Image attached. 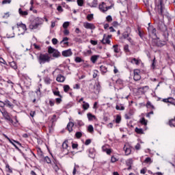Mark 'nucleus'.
<instances>
[{
    "mask_svg": "<svg viewBox=\"0 0 175 175\" xmlns=\"http://www.w3.org/2000/svg\"><path fill=\"white\" fill-rule=\"evenodd\" d=\"M68 143H69L68 140H66L62 144L63 150H67V152L65 154V155H68L69 154V150H70V146H69Z\"/></svg>",
    "mask_w": 175,
    "mask_h": 175,
    "instance_id": "14",
    "label": "nucleus"
},
{
    "mask_svg": "<svg viewBox=\"0 0 175 175\" xmlns=\"http://www.w3.org/2000/svg\"><path fill=\"white\" fill-rule=\"evenodd\" d=\"M168 125H170V126H171V128H172V127L175 128V116L174 117V118L170 119L169 120Z\"/></svg>",
    "mask_w": 175,
    "mask_h": 175,
    "instance_id": "27",
    "label": "nucleus"
},
{
    "mask_svg": "<svg viewBox=\"0 0 175 175\" xmlns=\"http://www.w3.org/2000/svg\"><path fill=\"white\" fill-rule=\"evenodd\" d=\"M100 70L101 72V75H105V73H107V68L105 66H100Z\"/></svg>",
    "mask_w": 175,
    "mask_h": 175,
    "instance_id": "29",
    "label": "nucleus"
},
{
    "mask_svg": "<svg viewBox=\"0 0 175 175\" xmlns=\"http://www.w3.org/2000/svg\"><path fill=\"white\" fill-rule=\"evenodd\" d=\"M63 88H64V92H68L69 90H70V86H69V85H64Z\"/></svg>",
    "mask_w": 175,
    "mask_h": 175,
    "instance_id": "50",
    "label": "nucleus"
},
{
    "mask_svg": "<svg viewBox=\"0 0 175 175\" xmlns=\"http://www.w3.org/2000/svg\"><path fill=\"white\" fill-rule=\"evenodd\" d=\"M9 65L12 68V69H14V70H17V64H16V62H10Z\"/></svg>",
    "mask_w": 175,
    "mask_h": 175,
    "instance_id": "34",
    "label": "nucleus"
},
{
    "mask_svg": "<svg viewBox=\"0 0 175 175\" xmlns=\"http://www.w3.org/2000/svg\"><path fill=\"white\" fill-rule=\"evenodd\" d=\"M114 53H120V49H118V44H115L113 46Z\"/></svg>",
    "mask_w": 175,
    "mask_h": 175,
    "instance_id": "44",
    "label": "nucleus"
},
{
    "mask_svg": "<svg viewBox=\"0 0 175 175\" xmlns=\"http://www.w3.org/2000/svg\"><path fill=\"white\" fill-rule=\"evenodd\" d=\"M52 57L53 58H59L61 57V53L58 50H55V51L52 53Z\"/></svg>",
    "mask_w": 175,
    "mask_h": 175,
    "instance_id": "22",
    "label": "nucleus"
},
{
    "mask_svg": "<svg viewBox=\"0 0 175 175\" xmlns=\"http://www.w3.org/2000/svg\"><path fill=\"white\" fill-rule=\"evenodd\" d=\"M112 25L113 27H114L115 28H117V27H120V23H118V22L117 21H113L112 23Z\"/></svg>",
    "mask_w": 175,
    "mask_h": 175,
    "instance_id": "61",
    "label": "nucleus"
},
{
    "mask_svg": "<svg viewBox=\"0 0 175 175\" xmlns=\"http://www.w3.org/2000/svg\"><path fill=\"white\" fill-rule=\"evenodd\" d=\"M3 137H5V139H7V140H8V142H10V143L11 144H12V146H14V147H15V148H16V150H18V147L16 144H18V146H21V143H20L18 141H16L13 139L9 138V137H8V135H6V134H3Z\"/></svg>",
    "mask_w": 175,
    "mask_h": 175,
    "instance_id": "8",
    "label": "nucleus"
},
{
    "mask_svg": "<svg viewBox=\"0 0 175 175\" xmlns=\"http://www.w3.org/2000/svg\"><path fill=\"white\" fill-rule=\"evenodd\" d=\"M55 50H56L55 49H54L51 46H49L47 54H49V55H50V54H53L55 51Z\"/></svg>",
    "mask_w": 175,
    "mask_h": 175,
    "instance_id": "39",
    "label": "nucleus"
},
{
    "mask_svg": "<svg viewBox=\"0 0 175 175\" xmlns=\"http://www.w3.org/2000/svg\"><path fill=\"white\" fill-rule=\"evenodd\" d=\"M144 162V163H152V160L150 157H146Z\"/></svg>",
    "mask_w": 175,
    "mask_h": 175,
    "instance_id": "51",
    "label": "nucleus"
},
{
    "mask_svg": "<svg viewBox=\"0 0 175 175\" xmlns=\"http://www.w3.org/2000/svg\"><path fill=\"white\" fill-rule=\"evenodd\" d=\"M116 110H125V107L121 105V107L119 105L116 106Z\"/></svg>",
    "mask_w": 175,
    "mask_h": 175,
    "instance_id": "60",
    "label": "nucleus"
},
{
    "mask_svg": "<svg viewBox=\"0 0 175 175\" xmlns=\"http://www.w3.org/2000/svg\"><path fill=\"white\" fill-rule=\"evenodd\" d=\"M83 27L86 29H95V28H96V27H95V25H94V23H90L88 22L84 23Z\"/></svg>",
    "mask_w": 175,
    "mask_h": 175,
    "instance_id": "13",
    "label": "nucleus"
},
{
    "mask_svg": "<svg viewBox=\"0 0 175 175\" xmlns=\"http://www.w3.org/2000/svg\"><path fill=\"white\" fill-rule=\"evenodd\" d=\"M75 61L77 64H80V62H84V60L80 57H75Z\"/></svg>",
    "mask_w": 175,
    "mask_h": 175,
    "instance_id": "45",
    "label": "nucleus"
},
{
    "mask_svg": "<svg viewBox=\"0 0 175 175\" xmlns=\"http://www.w3.org/2000/svg\"><path fill=\"white\" fill-rule=\"evenodd\" d=\"M81 136H83V133H81V132L78 131L75 133V137H77V139H80Z\"/></svg>",
    "mask_w": 175,
    "mask_h": 175,
    "instance_id": "52",
    "label": "nucleus"
},
{
    "mask_svg": "<svg viewBox=\"0 0 175 175\" xmlns=\"http://www.w3.org/2000/svg\"><path fill=\"white\" fill-rule=\"evenodd\" d=\"M133 73V79L135 80V81H139V80L142 79V77L140 76V70L139 69H135Z\"/></svg>",
    "mask_w": 175,
    "mask_h": 175,
    "instance_id": "12",
    "label": "nucleus"
},
{
    "mask_svg": "<svg viewBox=\"0 0 175 175\" xmlns=\"http://www.w3.org/2000/svg\"><path fill=\"white\" fill-rule=\"evenodd\" d=\"M37 59L38 62V64L40 65H44V64H49L53 58H51V56L49 55V53H40L39 55L37 57Z\"/></svg>",
    "mask_w": 175,
    "mask_h": 175,
    "instance_id": "1",
    "label": "nucleus"
},
{
    "mask_svg": "<svg viewBox=\"0 0 175 175\" xmlns=\"http://www.w3.org/2000/svg\"><path fill=\"white\" fill-rule=\"evenodd\" d=\"M142 62L141 59H136L135 57L131 58V63L135 64V65H140V63Z\"/></svg>",
    "mask_w": 175,
    "mask_h": 175,
    "instance_id": "23",
    "label": "nucleus"
},
{
    "mask_svg": "<svg viewBox=\"0 0 175 175\" xmlns=\"http://www.w3.org/2000/svg\"><path fill=\"white\" fill-rule=\"evenodd\" d=\"M111 38V35H108L106 37V34L103 35V38L101 40V43H103V44H110L111 41H110V38Z\"/></svg>",
    "mask_w": 175,
    "mask_h": 175,
    "instance_id": "11",
    "label": "nucleus"
},
{
    "mask_svg": "<svg viewBox=\"0 0 175 175\" xmlns=\"http://www.w3.org/2000/svg\"><path fill=\"white\" fill-rule=\"evenodd\" d=\"M115 122L116 124H120L121 122V116L120 115H117L116 116V118Z\"/></svg>",
    "mask_w": 175,
    "mask_h": 175,
    "instance_id": "49",
    "label": "nucleus"
},
{
    "mask_svg": "<svg viewBox=\"0 0 175 175\" xmlns=\"http://www.w3.org/2000/svg\"><path fill=\"white\" fill-rule=\"evenodd\" d=\"M69 22H64L63 24V28H64V29H66V28L69 27Z\"/></svg>",
    "mask_w": 175,
    "mask_h": 175,
    "instance_id": "63",
    "label": "nucleus"
},
{
    "mask_svg": "<svg viewBox=\"0 0 175 175\" xmlns=\"http://www.w3.org/2000/svg\"><path fill=\"white\" fill-rule=\"evenodd\" d=\"M66 80V77H65V76L61 74L57 75V77L56 78V81H57V83H64Z\"/></svg>",
    "mask_w": 175,
    "mask_h": 175,
    "instance_id": "17",
    "label": "nucleus"
},
{
    "mask_svg": "<svg viewBox=\"0 0 175 175\" xmlns=\"http://www.w3.org/2000/svg\"><path fill=\"white\" fill-rule=\"evenodd\" d=\"M137 29H138L139 36L141 38V39H143V38H144V32L142 31V29H140V27H138Z\"/></svg>",
    "mask_w": 175,
    "mask_h": 175,
    "instance_id": "37",
    "label": "nucleus"
},
{
    "mask_svg": "<svg viewBox=\"0 0 175 175\" xmlns=\"http://www.w3.org/2000/svg\"><path fill=\"white\" fill-rule=\"evenodd\" d=\"M44 81L45 84H51V79H50L49 77H45L44 78Z\"/></svg>",
    "mask_w": 175,
    "mask_h": 175,
    "instance_id": "40",
    "label": "nucleus"
},
{
    "mask_svg": "<svg viewBox=\"0 0 175 175\" xmlns=\"http://www.w3.org/2000/svg\"><path fill=\"white\" fill-rule=\"evenodd\" d=\"M148 32L149 33V36H152L153 39H159L157 36V29H155L154 26L150 25V23H148Z\"/></svg>",
    "mask_w": 175,
    "mask_h": 175,
    "instance_id": "6",
    "label": "nucleus"
},
{
    "mask_svg": "<svg viewBox=\"0 0 175 175\" xmlns=\"http://www.w3.org/2000/svg\"><path fill=\"white\" fill-rule=\"evenodd\" d=\"M124 50L126 53H129V45L128 44L124 45Z\"/></svg>",
    "mask_w": 175,
    "mask_h": 175,
    "instance_id": "62",
    "label": "nucleus"
},
{
    "mask_svg": "<svg viewBox=\"0 0 175 175\" xmlns=\"http://www.w3.org/2000/svg\"><path fill=\"white\" fill-rule=\"evenodd\" d=\"M74 126H75V123L72 122H69L67 124L66 129L70 133L71 132H73V127Z\"/></svg>",
    "mask_w": 175,
    "mask_h": 175,
    "instance_id": "18",
    "label": "nucleus"
},
{
    "mask_svg": "<svg viewBox=\"0 0 175 175\" xmlns=\"http://www.w3.org/2000/svg\"><path fill=\"white\" fill-rule=\"evenodd\" d=\"M155 64H157V59L155 58V57H154V59L152 61V65H151V68L152 69H155Z\"/></svg>",
    "mask_w": 175,
    "mask_h": 175,
    "instance_id": "46",
    "label": "nucleus"
},
{
    "mask_svg": "<svg viewBox=\"0 0 175 175\" xmlns=\"http://www.w3.org/2000/svg\"><path fill=\"white\" fill-rule=\"evenodd\" d=\"M88 131L89 133H94V126L92 124H90L88 127Z\"/></svg>",
    "mask_w": 175,
    "mask_h": 175,
    "instance_id": "43",
    "label": "nucleus"
},
{
    "mask_svg": "<svg viewBox=\"0 0 175 175\" xmlns=\"http://www.w3.org/2000/svg\"><path fill=\"white\" fill-rule=\"evenodd\" d=\"M0 111L5 121L8 122L10 125H15V123H13V119H12V116H10V114L8 113L5 109L3 108L0 109Z\"/></svg>",
    "mask_w": 175,
    "mask_h": 175,
    "instance_id": "3",
    "label": "nucleus"
},
{
    "mask_svg": "<svg viewBox=\"0 0 175 175\" xmlns=\"http://www.w3.org/2000/svg\"><path fill=\"white\" fill-rule=\"evenodd\" d=\"M135 131L137 135H144V131L142 130V129L136 127Z\"/></svg>",
    "mask_w": 175,
    "mask_h": 175,
    "instance_id": "33",
    "label": "nucleus"
},
{
    "mask_svg": "<svg viewBox=\"0 0 175 175\" xmlns=\"http://www.w3.org/2000/svg\"><path fill=\"white\" fill-rule=\"evenodd\" d=\"M39 20H40L39 19V18H36L35 19V21H33V23H31V25H29V29H38V28L40 25Z\"/></svg>",
    "mask_w": 175,
    "mask_h": 175,
    "instance_id": "9",
    "label": "nucleus"
},
{
    "mask_svg": "<svg viewBox=\"0 0 175 175\" xmlns=\"http://www.w3.org/2000/svg\"><path fill=\"white\" fill-rule=\"evenodd\" d=\"M9 3H12V0H3L2 1V5H8Z\"/></svg>",
    "mask_w": 175,
    "mask_h": 175,
    "instance_id": "59",
    "label": "nucleus"
},
{
    "mask_svg": "<svg viewBox=\"0 0 175 175\" xmlns=\"http://www.w3.org/2000/svg\"><path fill=\"white\" fill-rule=\"evenodd\" d=\"M87 117L89 121H94V120H96V116H95L94 115H92V113H88Z\"/></svg>",
    "mask_w": 175,
    "mask_h": 175,
    "instance_id": "25",
    "label": "nucleus"
},
{
    "mask_svg": "<svg viewBox=\"0 0 175 175\" xmlns=\"http://www.w3.org/2000/svg\"><path fill=\"white\" fill-rule=\"evenodd\" d=\"M77 169H79V165H75L72 171V175H76V173L77 172Z\"/></svg>",
    "mask_w": 175,
    "mask_h": 175,
    "instance_id": "58",
    "label": "nucleus"
},
{
    "mask_svg": "<svg viewBox=\"0 0 175 175\" xmlns=\"http://www.w3.org/2000/svg\"><path fill=\"white\" fill-rule=\"evenodd\" d=\"M4 105L6 107H8L9 109H14V105H13L9 100L6 99L4 101Z\"/></svg>",
    "mask_w": 175,
    "mask_h": 175,
    "instance_id": "20",
    "label": "nucleus"
},
{
    "mask_svg": "<svg viewBox=\"0 0 175 175\" xmlns=\"http://www.w3.org/2000/svg\"><path fill=\"white\" fill-rule=\"evenodd\" d=\"M62 55H63V57H70V56L73 55V53L72 52V49H69L63 51L62 52Z\"/></svg>",
    "mask_w": 175,
    "mask_h": 175,
    "instance_id": "15",
    "label": "nucleus"
},
{
    "mask_svg": "<svg viewBox=\"0 0 175 175\" xmlns=\"http://www.w3.org/2000/svg\"><path fill=\"white\" fill-rule=\"evenodd\" d=\"M102 150L103 152H106L107 155H110L111 154V148H107L106 146H103L102 147Z\"/></svg>",
    "mask_w": 175,
    "mask_h": 175,
    "instance_id": "21",
    "label": "nucleus"
},
{
    "mask_svg": "<svg viewBox=\"0 0 175 175\" xmlns=\"http://www.w3.org/2000/svg\"><path fill=\"white\" fill-rule=\"evenodd\" d=\"M106 21H107V23H111V21H113V18L111 17V16L108 15L106 17Z\"/></svg>",
    "mask_w": 175,
    "mask_h": 175,
    "instance_id": "57",
    "label": "nucleus"
},
{
    "mask_svg": "<svg viewBox=\"0 0 175 175\" xmlns=\"http://www.w3.org/2000/svg\"><path fill=\"white\" fill-rule=\"evenodd\" d=\"M68 40H69V38L64 37L63 40L60 42V44H62V43H64V44H66L67 46H68L69 42H68Z\"/></svg>",
    "mask_w": 175,
    "mask_h": 175,
    "instance_id": "31",
    "label": "nucleus"
},
{
    "mask_svg": "<svg viewBox=\"0 0 175 175\" xmlns=\"http://www.w3.org/2000/svg\"><path fill=\"white\" fill-rule=\"evenodd\" d=\"M44 162H46V163L51 164V165L53 163V161H51V159H50L49 156L44 157Z\"/></svg>",
    "mask_w": 175,
    "mask_h": 175,
    "instance_id": "32",
    "label": "nucleus"
},
{
    "mask_svg": "<svg viewBox=\"0 0 175 175\" xmlns=\"http://www.w3.org/2000/svg\"><path fill=\"white\" fill-rule=\"evenodd\" d=\"M83 105H82V109L85 111L90 109V104L85 101H83Z\"/></svg>",
    "mask_w": 175,
    "mask_h": 175,
    "instance_id": "26",
    "label": "nucleus"
},
{
    "mask_svg": "<svg viewBox=\"0 0 175 175\" xmlns=\"http://www.w3.org/2000/svg\"><path fill=\"white\" fill-rule=\"evenodd\" d=\"M52 158H53V163L51 164V166L55 170V172L57 173L58 170H59V167L58 166V161L54 158V156H53V153H50Z\"/></svg>",
    "mask_w": 175,
    "mask_h": 175,
    "instance_id": "10",
    "label": "nucleus"
},
{
    "mask_svg": "<svg viewBox=\"0 0 175 175\" xmlns=\"http://www.w3.org/2000/svg\"><path fill=\"white\" fill-rule=\"evenodd\" d=\"M124 150L126 155H129L131 154V152H132V150H131V148H128V147L124 146Z\"/></svg>",
    "mask_w": 175,
    "mask_h": 175,
    "instance_id": "36",
    "label": "nucleus"
},
{
    "mask_svg": "<svg viewBox=\"0 0 175 175\" xmlns=\"http://www.w3.org/2000/svg\"><path fill=\"white\" fill-rule=\"evenodd\" d=\"M155 5L157 7L159 14L163 16V9H165L163 0H158V2L155 3Z\"/></svg>",
    "mask_w": 175,
    "mask_h": 175,
    "instance_id": "7",
    "label": "nucleus"
},
{
    "mask_svg": "<svg viewBox=\"0 0 175 175\" xmlns=\"http://www.w3.org/2000/svg\"><path fill=\"white\" fill-rule=\"evenodd\" d=\"M116 83L117 85H121L122 87V85H124V80H122V79H118Z\"/></svg>",
    "mask_w": 175,
    "mask_h": 175,
    "instance_id": "38",
    "label": "nucleus"
},
{
    "mask_svg": "<svg viewBox=\"0 0 175 175\" xmlns=\"http://www.w3.org/2000/svg\"><path fill=\"white\" fill-rule=\"evenodd\" d=\"M14 28H17V29H18V31L21 32V35H24V33L27 32V25L23 23V22L17 23L16 27H12V29H14Z\"/></svg>",
    "mask_w": 175,
    "mask_h": 175,
    "instance_id": "4",
    "label": "nucleus"
},
{
    "mask_svg": "<svg viewBox=\"0 0 175 175\" xmlns=\"http://www.w3.org/2000/svg\"><path fill=\"white\" fill-rule=\"evenodd\" d=\"M158 29L163 33V36H164L165 40H169V32L167 31V27L166 25L162 22L159 23L158 24Z\"/></svg>",
    "mask_w": 175,
    "mask_h": 175,
    "instance_id": "2",
    "label": "nucleus"
},
{
    "mask_svg": "<svg viewBox=\"0 0 175 175\" xmlns=\"http://www.w3.org/2000/svg\"><path fill=\"white\" fill-rule=\"evenodd\" d=\"M113 8H114L113 3H111L109 6H106V3L102 2L98 5V9L100 11L102 12V13H106V12H107V10H110V9H113Z\"/></svg>",
    "mask_w": 175,
    "mask_h": 175,
    "instance_id": "5",
    "label": "nucleus"
},
{
    "mask_svg": "<svg viewBox=\"0 0 175 175\" xmlns=\"http://www.w3.org/2000/svg\"><path fill=\"white\" fill-rule=\"evenodd\" d=\"M98 73H99V71H98V70H94L93 72V79H96V77H98Z\"/></svg>",
    "mask_w": 175,
    "mask_h": 175,
    "instance_id": "54",
    "label": "nucleus"
},
{
    "mask_svg": "<svg viewBox=\"0 0 175 175\" xmlns=\"http://www.w3.org/2000/svg\"><path fill=\"white\" fill-rule=\"evenodd\" d=\"M53 92L55 96H59V98H63L62 95H61V93H59V91H53Z\"/></svg>",
    "mask_w": 175,
    "mask_h": 175,
    "instance_id": "48",
    "label": "nucleus"
},
{
    "mask_svg": "<svg viewBox=\"0 0 175 175\" xmlns=\"http://www.w3.org/2000/svg\"><path fill=\"white\" fill-rule=\"evenodd\" d=\"M36 93L37 94V95H39L40 96V95H42V92L40 91V88L38 87L36 91Z\"/></svg>",
    "mask_w": 175,
    "mask_h": 175,
    "instance_id": "64",
    "label": "nucleus"
},
{
    "mask_svg": "<svg viewBox=\"0 0 175 175\" xmlns=\"http://www.w3.org/2000/svg\"><path fill=\"white\" fill-rule=\"evenodd\" d=\"M78 6H83L84 5V0H77Z\"/></svg>",
    "mask_w": 175,
    "mask_h": 175,
    "instance_id": "55",
    "label": "nucleus"
},
{
    "mask_svg": "<svg viewBox=\"0 0 175 175\" xmlns=\"http://www.w3.org/2000/svg\"><path fill=\"white\" fill-rule=\"evenodd\" d=\"M18 13L20 16L22 17H25V16H28V12L27 11H23V9L19 8L18 9Z\"/></svg>",
    "mask_w": 175,
    "mask_h": 175,
    "instance_id": "24",
    "label": "nucleus"
},
{
    "mask_svg": "<svg viewBox=\"0 0 175 175\" xmlns=\"http://www.w3.org/2000/svg\"><path fill=\"white\" fill-rule=\"evenodd\" d=\"M98 58H99V55H94L91 57L90 60L92 62V64H95L96 61H98Z\"/></svg>",
    "mask_w": 175,
    "mask_h": 175,
    "instance_id": "28",
    "label": "nucleus"
},
{
    "mask_svg": "<svg viewBox=\"0 0 175 175\" xmlns=\"http://www.w3.org/2000/svg\"><path fill=\"white\" fill-rule=\"evenodd\" d=\"M55 102L56 104L59 105L62 103V98L59 97V98H55Z\"/></svg>",
    "mask_w": 175,
    "mask_h": 175,
    "instance_id": "56",
    "label": "nucleus"
},
{
    "mask_svg": "<svg viewBox=\"0 0 175 175\" xmlns=\"http://www.w3.org/2000/svg\"><path fill=\"white\" fill-rule=\"evenodd\" d=\"M118 161V159L116 157V156L113 155L111 157V163H116V162Z\"/></svg>",
    "mask_w": 175,
    "mask_h": 175,
    "instance_id": "47",
    "label": "nucleus"
},
{
    "mask_svg": "<svg viewBox=\"0 0 175 175\" xmlns=\"http://www.w3.org/2000/svg\"><path fill=\"white\" fill-rule=\"evenodd\" d=\"M5 169H7L6 172H8V173H13V170H12V167H10V165H9V164L5 165Z\"/></svg>",
    "mask_w": 175,
    "mask_h": 175,
    "instance_id": "42",
    "label": "nucleus"
},
{
    "mask_svg": "<svg viewBox=\"0 0 175 175\" xmlns=\"http://www.w3.org/2000/svg\"><path fill=\"white\" fill-rule=\"evenodd\" d=\"M0 64H3V65L8 66V63L6 62V61L5 60V59L3 58V57H1V56H0Z\"/></svg>",
    "mask_w": 175,
    "mask_h": 175,
    "instance_id": "53",
    "label": "nucleus"
},
{
    "mask_svg": "<svg viewBox=\"0 0 175 175\" xmlns=\"http://www.w3.org/2000/svg\"><path fill=\"white\" fill-rule=\"evenodd\" d=\"M168 40H166V39L164 37V40L163 41H161V40H157L156 45L157 46V47H163V46H165V44H166V42H167Z\"/></svg>",
    "mask_w": 175,
    "mask_h": 175,
    "instance_id": "19",
    "label": "nucleus"
},
{
    "mask_svg": "<svg viewBox=\"0 0 175 175\" xmlns=\"http://www.w3.org/2000/svg\"><path fill=\"white\" fill-rule=\"evenodd\" d=\"M146 107L147 109H150V110H155V107L151 104V102L148 101L146 103Z\"/></svg>",
    "mask_w": 175,
    "mask_h": 175,
    "instance_id": "30",
    "label": "nucleus"
},
{
    "mask_svg": "<svg viewBox=\"0 0 175 175\" xmlns=\"http://www.w3.org/2000/svg\"><path fill=\"white\" fill-rule=\"evenodd\" d=\"M88 21H92L94 20V14H89L86 17Z\"/></svg>",
    "mask_w": 175,
    "mask_h": 175,
    "instance_id": "41",
    "label": "nucleus"
},
{
    "mask_svg": "<svg viewBox=\"0 0 175 175\" xmlns=\"http://www.w3.org/2000/svg\"><path fill=\"white\" fill-rule=\"evenodd\" d=\"M139 122H140V124H142V125H144V126H146L148 121L147 120H146V118H142L140 119Z\"/></svg>",
    "mask_w": 175,
    "mask_h": 175,
    "instance_id": "35",
    "label": "nucleus"
},
{
    "mask_svg": "<svg viewBox=\"0 0 175 175\" xmlns=\"http://www.w3.org/2000/svg\"><path fill=\"white\" fill-rule=\"evenodd\" d=\"M126 165L128 166L127 170H131L132 169V165H133V159L130 158L126 161Z\"/></svg>",
    "mask_w": 175,
    "mask_h": 175,
    "instance_id": "16",
    "label": "nucleus"
}]
</instances>
